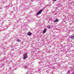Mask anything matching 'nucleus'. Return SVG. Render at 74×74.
I'll return each instance as SVG.
<instances>
[{
	"label": "nucleus",
	"instance_id": "f257e3e1",
	"mask_svg": "<svg viewBox=\"0 0 74 74\" xmlns=\"http://www.w3.org/2000/svg\"><path fill=\"white\" fill-rule=\"evenodd\" d=\"M27 54L26 53H25L24 54L23 58V59L25 60L26 59V58H27Z\"/></svg>",
	"mask_w": 74,
	"mask_h": 74
},
{
	"label": "nucleus",
	"instance_id": "f03ea898",
	"mask_svg": "<svg viewBox=\"0 0 74 74\" xmlns=\"http://www.w3.org/2000/svg\"><path fill=\"white\" fill-rule=\"evenodd\" d=\"M42 10H40L37 13L36 15H40V14H41V13L42 12Z\"/></svg>",
	"mask_w": 74,
	"mask_h": 74
},
{
	"label": "nucleus",
	"instance_id": "7ed1b4c3",
	"mask_svg": "<svg viewBox=\"0 0 74 74\" xmlns=\"http://www.w3.org/2000/svg\"><path fill=\"white\" fill-rule=\"evenodd\" d=\"M71 39L73 40L74 39V36H71Z\"/></svg>",
	"mask_w": 74,
	"mask_h": 74
},
{
	"label": "nucleus",
	"instance_id": "20e7f679",
	"mask_svg": "<svg viewBox=\"0 0 74 74\" xmlns=\"http://www.w3.org/2000/svg\"><path fill=\"white\" fill-rule=\"evenodd\" d=\"M46 31H47V29H44L43 30V33H45Z\"/></svg>",
	"mask_w": 74,
	"mask_h": 74
},
{
	"label": "nucleus",
	"instance_id": "39448f33",
	"mask_svg": "<svg viewBox=\"0 0 74 74\" xmlns=\"http://www.w3.org/2000/svg\"><path fill=\"white\" fill-rule=\"evenodd\" d=\"M32 34V33L30 32H28L27 33V35L28 36H31V35Z\"/></svg>",
	"mask_w": 74,
	"mask_h": 74
},
{
	"label": "nucleus",
	"instance_id": "423d86ee",
	"mask_svg": "<svg viewBox=\"0 0 74 74\" xmlns=\"http://www.w3.org/2000/svg\"><path fill=\"white\" fill-rule=\"evenodd\" d=\"M63 16L64 17V18H63V19H66V16H64V15H63Z\"/></svg>",
	"mask_w": 74,
	"mask_h": 74
},
{
	"label": "nucleus",
	"instance_id": "0eeeda50",
	"mask_svg": "<svg viewBox=\"0 0 74 74\" xmlns=\"http://www.w3.org/2000/svg\"><path fill=\"white\" fill-rule=\"evenodd\" d=\"M17 42H20V40L19 39H17Z\"/></svg>",
	"mask_w": 74,
	"mask_h": 74
},
{
	"label": "nucleus",
	"instance_id": "6e6552de",
	"mask_svg": "<svg viewBox=\"0 0 74 74\" xmlns=\"http://www.w3.org/2000/svg\"><path fill=\"white\" fill-rule=\"evenodd\" d=\"M59 20H58V19H56V22H58V21Z\"/></svg>",
	"mask_w": 74,
	"mask_h": 74
},
{
	"label": "nucleus",
	"instance_id": "1a4fd4ad",
	"mask_svg": "<svg viewBox=\"0 0 74 74\" xmlns=\"http://www.w3.org/2000/svg\"><path fill=\"white\" fill-rule=\"evenodd\" d=\"M50 27H51L50 25H48V26H47V27H48V28H49Z\"/></svg>",
	"mask_w": 74,
	"mask_h": 74
},
{
	"label": "nucleus",
	"instance_id": "9d476101",
	"mask_svg": "<svg viewBox=\"0 0 74 74\" xmlns=\"http://www.w3.org/2000/svg\"><path fill=\"white\" fill-rule=\"evenodd\" d=\"M25 68L26 69V68H27V66H25Z\"/></svg>",
	"mask_w": 74,
	"mask_h": 74
},
{
	"label": "nucleus",
	"instance_id": "9b49d317",
	"mask_svg": "<svg viewBox=\"0 0 74 74\" xmlns=\"http://www.w3.org/2000/svg\"><path fill=\"white\" fill-rule=\"evenodd\" d=\"M53 1H56V0H53Z\"/></svg>",
	"mask_w": 74,
	"mask_h": 74
},
{
	"label": "nucleus",
	"instance_id": "f8f14e48",
	"mask_svg": "<svg viewBox=\"0 0 74 74\" xmlns=\"http://www.w3.org/2000/svg\"><path fill=\"white\" fill-rule=\"evenodd\" d=\"M54 22H56V20H55V21H54Z\"/></svg>",
	"mask_w": 74,
	"mask_h": 74
},
{
	"label": "nucleus",
	"instance_id": "ddd939ff",
	"mask_svg": "<svg viewBox=\"0 0 74 74\" xmlns=\"http://www.w3.org/2000/svg\"><path fill=\"white\" fill-rule=\"evenodd\" d=\"M69 71H68L67 73H69Z\"/></svg>",
	"mask_w": 74,
	"mask_h": 74
},
{
	"label": "nucleus",
	"instance_id": "4468645a",
	"mask_svg": "<svg viewBox=\"0 0 74 74\" xmlns=\"http://www.w3.org/2000/svg\"><path fill=\"white\" fill-rule=\"evenodd\" d=\"M73 73L74 74V72H73Z\"/></svg>",
	"mask_w": 74,
	"mask_h": 74
}]
</instances>
